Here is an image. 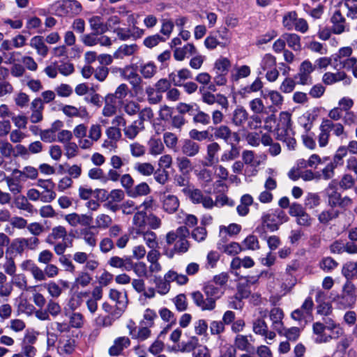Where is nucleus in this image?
Here are the masks:
<instances>
[{
	"label": "nucleus",
	"instance_id": "nucleus-4",
	"mask_svg": "<svg viewBox=\"0 0 357 357\" xmlns=\"http://www.w3.org/2000/svg\"><path fill=\"white\" fill-rule=\"evenodd\" d=\"M182 192L193 204H201L204 208L208 210L213 208L214 203L212 197L204 195L200 189L185 188L182 190Z\"/></svg>",
	"mask_w": 357,
	"mask_h": 357
},
{
	"label": "nucleus",
	"instance_id": "nucleus-16",
	"mask_svg": "<svg viewBox=\"0 0 357 357\" xmlns=\"http://www.w3.org/2000/svg\"><path fill=\"white\" fill-rule=\"evenodd\" d=\"M121 76L129 82L134 90H137L140 87L142 82L141 77L134 70H130L129 66L124 68H119Z\"/></svg>",
	"mask_w": 357,
	"mask_h": 357
},
{
	"label": "nucleus",
	"instance_id": "nucleus-17",
	"mask_svg": "<svg viewBox=\"0 0 357 357\" xmlns=\"http://www.w3.org/2000/svg\"><path fill=\"white\" fill-rule=\"evenodd\" d=\"M161 202L163 210L169 214L175 213L180 206L178 197L174 195L164 193Z\"/></svg>",
	"mask_w": 357,
	"mask_h": 357
},
{
	"label": "nucleus",
	"instance_id": "nucleus-33",
	"mask_svg": "<svg viewBox=\"0 0 357 357\" xmlns=\"http://www.w3.org/2000/svg\"><path fill=\"white\" fill-rule=\"evenodd\" d=\"M204 292L206 294L207 298H211L215 301L219 299L223 294L224 291L220 287H217L212 282H208L204 287Z\"/></svg>",
	"mask_w": 357,
	"mask_h": 357
},
{
	"label": "nucleus",
	"instance_id": "nucleus-10",
	"mask_svg": "<svg viewBox=\"0 0 357 357\" xmlns=\"http://www.w3.org/2000/svg\"><path fill=\"white\" fill-rule=\"evenodd\" d=\"M328 205L332 207H340L346 208L352 204V200L349 197H342L340 193L337 190H333L331 192L328 194Z\"/></svg>",
	"mask_w": 357,
	"mask_h": 357
},
{
	"label": "nucleus",
	"instance_id": "nucleus-39",
	"mask_svg": "<svg viewBox=\"0 0 357 357\" xmlns=\"http://www.w3.org/2000/svg\"><path fill=\"white\" fill-rule=\"evenodd\" d=\"M151 192V188L146 182H142L133 187L132 191L129 192V197H138L146 196Z\"/></svg>",
	"mask_w": 357,
	"mask_h": 357
},
{
	"label": "nucleus",
	"instance_id": "nucleus-49",
	"mask_svg": "<svg viewBox=\"0 0 357 357\" xmlns=\"http://www.w3.org/2000/svg\"><path fill=\"white\" fill-rule=\"evenodd\" d=\"M300 329L297 327H291L290 328H285L284 326L282 330L278 331V334L284 336L289 341L295 342L300 336Z\"/></svg>",
	"mask_w": 357,
	"mask_h": 357
},
{
	"label": "nucleus",
	"instance_id": "nucleus-19",
	"mask_svg": "<svg viewBox=\"0 0 357 357\" xmlns=\"http://www.w3.org/2000/svg\"><path fill=\"white\" fill-rule=\"evenodd\" d=\"M44 105L40 98L34 99L31 103V114L29 117L33 123L40 122L43 119V111Z\"/></svg>",
	"mask_w": 357,
	"mask_h": 357
},
{
	"label": "nucleus",
	"instance_id": "nucleus-54",
	"mask_svg": "<svg viewBox=\"0 0 357 357\" xmlns=\"http://www.w3.org/2000/svg\"><path fill=\"white\" fill-rule=\"evenodd\" d=\"M297 13L296 11H290L285 13L282 19V25L287 30H292L297 20Z\"/></svg>",
	"mask_w": 357,
	"mask_h": 357
},
{
	"label": "nucleus",
	"instance_id": "nucleus-36",
	"mask_svg": "<svg viewBox=\"0 0 357 357\" xmlns=\"http://www.w3.org/2000/svg\"><path fill=\"white\" fill-rule=\"evenodd\" d=\"M340 4L346 8V16L349 19H357V0H342Z\"/></svg>",
	"mask_w": 357,
	"mask_h": 357
},
{
	"label": "nucleus",
	"instance_id": "nucleus-57",
	"mask_svg": "<svg viewBox=\"0 0 357 357\" xmlns=\"http://www.w3.org/2000/svg\"><path fill=\"white\" fill-rule=\"evenodd\" d=\"M143 239L146 245L151 249H155L158 246L156 234L151 231L146 230L143 234Z\"/></svg>",
	"mask_w": 357,
	"mask_h": 357
},
{
	"label": "nucleus",
	"instance_id": "nucleus-35",
	"mask_svg": "<svg viewBox=\"0 0 357 357\" xmlns=\"http://www.w3.org/2000/svg\"><path fill=\"white\" fill-rule=\"evenodd\" d=\"M149 153L151 155H158L163 153L165 146L160 139L151 137L148 142Z\"/></svg>",
	"mask_w": 357,
	"mask_h": 357
},
{
	"label": "nucleus",
	"instance_id": "nucleus-24",
	"mask_svg": "<svg viewBox=\"0 0 357 357\" xmlns=\"http://www.w3.org/2000/svg\"><path fill=\"white\" fill-rule=\"evenodd\" d=\"M145 129V126L142 125L137 120L133 121L130 125L126 126L123 128L125 137L129 139H134L139 133Z\"/></svg>",
	"mask_w": 357,
	"mask_h": 357
},
{
	"label": "nucleus",
	"instance_id": "nucleus-52",
	"mask_svg": "<svg viewBox=\"0 0 357 357\" xmlns=\"http://www.w3.org/2000/svg\"><path fill=\"white\" fill-rule=\"evenodd\" d=\"M339 212L336 210H325L319 214L318 220L320 223L326 225L333 219L337 218Z\"/></svg>",
	"mask_w": 357,
	"mask_h": 357
},
{
	"label": "nucleus",
	"instance_id": "nucleus-42",
	"mask_svg": "<svg viewBox=\"0 0 357 357\" xmlns=\"http://www.w3.org/2000/svg\"><path fill=\"white\" fill-rule=\"evenodd\" d=\"M214 137L218 139H222L225 142H228L232 135L231 129L225 125L215 127L214 129Z\"/></svg>",
	"mask_w": 357,
	"mask_h": 357
},
{
	"label": "nucleus",
	"instance_id": "nucleus-26",
	"mask_svg": "<svg viewBox=\"0 0 357 357\" xmlns=\"http://www.w3.org/2000/svg\"><path fill=\"white\" fill-rule=\"evenodd\" d=\"M13 203L15 206L21 211H24L29 213H33L34 206L31 204L28 198L21 194L13 196Z\"/></svg>",
	"mask_w": 357,
	"mask_h": 357
},
{
	"label": "nucleus",
	"instance_id": "nucleus-2",
	"mask_svg": "<svg viewBox=\"0 0 357 357\" xmlns=\"http://www.w3.org/2000/svg\"><path fill=\"white\" fill-rule=\"evenodd\" d=\"M312 331L317 335L316 338L317 343H326L331 340H337L344 333V330L340 325L331 318L324 319L323 322H314L312 325Z\"/></svg>",
	"mask_w": 357,
	"mask_h": 357
},
{
	"label": "nucleus",
	"instance_id": "nucleus-20",
	"mask_svg": "<svg viewBox=\"0 0 357 357\" xmlns=\"http://www.w3.org/2000/svg\"><path fill=\"white\" fill-rule=\"evenodd\" d=\"M29 45L36 50V53L45 58L47 56L49 52V47L45 44L44 38L41 36H33L30 40Z\"/></svg>",
	"mask_w": 357,
	"mask_h": 357
},
{
	"label": "nucleus",
	"instance_id": "nucleus-23",
	"mask_svg": "<svg viewBox=\"0 0 357 357\" xmlns=\"http://www.w3.org/2000/svg\"><path fill=\"white\" fill-rule=\"evenodd\" d=\"M270 319L272 321V327L277 332L282 330L284 326L282 319L284 318V312L279 307H273L269 313Z\"/></svg>",
	"mask_w": 357,
	"mask_h": 357
},
{
	"label": "nucleus",
	"instance_id": "nucleus-15",
	"mask_svg": "<svg viewBox=\"0 0 357 357\" xmlns=\"http://www.w3.org/2000/svg\"><path fill=\"white\" fill-rule=\"evenodd\" d=\"M24 181L19 174H15L12 172L10 178L7 181L6 184L9 192L13 196H15L22 194L23 192L24 189Z\"/></svg>",
	"mask_w": 357,
	"mask_h": 357
},
{
	"label": "nucleus",
	"instance_id": "nucleus-51",
	"mask_svg": "<svg viewBox=\"0 0 357 357\" xmlns=\"http://www.w3.org/2000/svg\"><path fill=\"white\" fill-rule=\"evenodd\" d=\"M147 100L150 104H158L162 100V95L158 93L155 86H148L145 90Z\"/></svg>",
	"mask_w": 357,
	"mask_h": 357
},
{
	"label": "nucleus",
	"instance_id": "nucleus-29",
	"mask_svg": "<svg viewBox=\"0 0 357 357\" xmlns=\"http://www.w3.org/2000/svg\"><path fill=\"white\" fill-rule=\"evenodd\" d=\"M80 236L85 244L93 249L98 243L97 234L91 230V228L85 227L80 230Z\"/></svg>",
	"mask_w": 357,
	"mask_h": 357
},
{
	"label": "nucleus",
	"instance_id": "nucleus-38",
	"mask_svg": "<svg viewBox=\"0 0 357 357\" xmlns=\"http://www.w3.org/2000/svg\"><path fill=\"white\" fill-rule=\"evenodd\" d=\"M13 173L15 174H19L24 182L26 181V178L33 180L38 176V170L35 167L31 166L25 167L23 170L14 169L13 170Z\"/></svg>",
	"mask_w": 357,
	"mask_h": 357
},
{
	"label": "nucleus",
	"instance_id": "nucleus-6",
	"mask_svg": "<svg viewBox=\"0 0 357 357\" xmlns=\"http://www.w3.org/2000/svg\"><path fill=\"white\" fill-rule=\"evenodd\" d=\"M36 185L43 189V191L40 192L42 202L50 203L56 198V194L54 191L55 184L52 179H39Z\"/></svg>",
	"mask_w": 357,
	"mask_h": 357
},
{
	"label": "nucleus",
	"instance_id": "nucleus-63",
	"mask_svg": "<svg viewBox=\"0 0 357 357\" xmlns=\"http://www.w3.org/2000/svg\"><path fill=\"white\" fill-rule=\"evenodd\" d=\"M157 318L156 312L149 308L145 310L143 314V319L141 321L142 326L151 327L153 326L154 320Z\"/></svg>",
	"mask_w": 357,
	"mask_h": 357
},
{
	"label": "nucleus",
	"instance_id": "nucleus-5",
	"mask_svg": "<svg viewBox=\"0 0 357 357\" xmlns=\"http://www.w3.org/2000/svg\"><path fill=\"white\" fill-rule=\"evenodd\" d=\"M315 66L307 60L301 63L298 73L294 76V79L297 81V84L302 85L311 84L312 78L311 73L314 71Z\"/></svg>",
	"mask_w": 357,
	"mask_h": 357
},
{
	"label": "nucleus",
	"instance_id": "nucleus-27",
	"mask_svg": "<svg viewBox=\"0 0 357 357\" xmlns=\"http://www.w3.org/2000/svg\"><path fill=\"white\" fill-rule=\"evenodd\" d=\"M197 53V48L192 43H188L182 47H176L174 50V57L176 61H183L188 54L193 55Z\"/></svg>",
	"mask_w": 357,
	"mask_h": 357
},
{
	"label": "nucleus",
	"instance_id": "nucleus-21",
	"mask_svg": "<svg viewBox=\"0 0 357 357\" xmlns=\"http://www.w3.org/2000/svg\"><path fill=\"white\" fill-rule=\"evenodd\" d=\"M200 145L190 139H185L181 146V152L188 158H192L198 155L200 152Z\"/></svg>",
	"mask_w": 357,
	"mask_h": 357
},
{
	"label": "nucleus",
	"instance_id": "nucleus-3",
	"mask_svg": "<svg viewBox=\"0 0 357 357\" xmlns=\"http://www.w3.org/2000/svg\"><path fill=\"white\" fill-rule=\"evenodd\" d=\"M276 139L284 142L289 149H294L296 140L294 138V132L291 129V114L287 112L280 114L279 121L275 128Z\"/></svg>",
	"mask_w": 357,
	"mask_h": 357
},
{
	"label": "nucleus",
	"instance_id": "nucleus-41",
	"mask_svg": "<svg viewBox=\"0 0 357 357\" xmlns=\"http://www.w3.org/2000/svg\"><path fill=\"white\" fill-rule=\"evenodd\" d=\"M133 169L138 174L144 176L152 175L155 171L154 166L150 162H137L134 165Z\"/></svg>",
	"mask_w": 357,
	"mask_h": 357
},
{
	"label": "nucleus",
	"instance_id": "nucleus-59",
	"mask_svg": "<svg viewBox=\"0 0 357 357\" xmlns=\"http://www.w3.org/2000/svg\"><path fill=\"white\" fill-rule=\"evenodd\" d=\"M267 328L268 326L262 318H257L252 322V331L257 335H265Z\"/></svg>",
	"mask_w": 357,
	"mask_h": 357
},
{
	"label": "nucleus",
	"instance_id": "nucleus-47",
	"mask_svg": "<svg viewBox=\"0 0 357 357\" xmlns=\"http://www.w3.org/2000/svg\"><path fill=\"white\" fill-rule=\"evenodd\" d=\"M123 110L128 116H135L139 112L140 105L135 100H126L122 102Z\"/></svg>",
	"mask_w": 357,
	"mask_h": 357
},
{
	"label": "nucleus",
	"instance_id": "nucleus-31",
	"mask_svg": "<svg viewBox=\"0 0 357 357\" xmlns=\"http://www.w3.org/2000/svg\"><path fill=\"white\" fill-rule=\"evenodd\" d=\"M248 121V113L242 107L236 108L232 114L231 122L236 126H243Z\"/></svg>",
	"mask_w": 357,
	"mask_h": 357
},
{
	"label": "nucleus",
	"instance_id": "nucleus-32",
	"mask_svg": "<svg viewBox=\"0 0 357 357\" xmlns=\"http://www.w3.org/2000/svg\"><path fill=\"white\" fill-rule=\"evenodd\" d=\"M164 280L171 282H175L178 285H184L188 283L189 279L187 275L184 274L178 273L174 270H169L164 275Z\"/></svg>",
	"mask_w": 357,
	"mask_h": 357
},
{
	"label": "nucleus",
	"instance_id": "nucleus-46",
	"mask_svg": "<svg viewBox=\"0 0 357 357\" xmlns=\"http://www.w3.org/2000/svg\"><path fill=\"white\" fill-rule=\"evenodd\" d=\"M139 71L145 79H151L156 74L157 67L154 63L148 62L141 64Z\"/></svg>",
	"mask_w": 357,
	"mask_h": 357
},
{
	"label": "nucleus",
	"instance_id": "nucleus-12",
	"mask_svg": "<svg viewBox=\"0 0 357 357\" xmlns=\"http://www.w3.org/2000/svg\"><path fill=\"white\" fill-rule=\"evenodd\" d=\"M326 129L329 132L340 139L341 141L346 140L348 138V133L345 130L344 124L339 122H331V120L322 119Z\"/></svg>",
	"mask_w": 357,
	"mask_h": 357
},
{
	"label": "nucleus",
	"instance_id": "nucleus-64",
	"mask_svg": "<svg viewBox=\"0 0 357 357\" xmlns=\"http://www.w3.org/2000/svg\"><path fill=\"white\" fill-rule=\"evenodd\" d=\"M245 249L250 250H257L260 248L257 237L254 235L248 236L242 242Z\"/></svg>",
	"mask_w": 357,
	"mask_h": 357
},
{
	"label": "nucleus",
	"instance_id": "nucleus-8",
	"mask_svg": "<svg viewBox=\"0 0 357 357\" xmlns=\"http://www.w3.org/2000/svg\"><path fill=\"white\" fill-rule=\"evenodd\" d=\"M109 298L114 302H115L116 308L119 312V316H121L126 309L128 304V297L126 292H122L116 289H110L108 294Z\"/></svg>",
	"mask_w": 357,
	"mask_h": 357
},
{
	"label": "nucleus",
	"instance_id": "nucleus-55",
	"mask_svg": "<svg viewBox=\"0 0 357 357\" xmlns=\"http://www.w3.org/2000/svg\"><path fill=\"white\" fill-rule=\"evenodd\" d=\"M338 266V263L331 257H324L319 262V268L324 272H331Z\"/></svg>",
	"mask_w": 357,
	"mask_h": 357
},
{
	"label": "nucleus",
	"instance_id": "nucleus-58",
	"mask_svg": "<svg viewBox=\"0 0 357 357\" xmlns=\"http://www.w3.org/2000/svg\"><path fill=\"white\" fill-rule=\"evenodd\" d=\"M137 114H138V119L136 120L142 125H144L145 121H151L154 116L153 112L149 107H146L142 109L139 108V112Z\"/></svg>",
	"mask_w": 357,
	"mask_h": 357
},
{
	"label": "nucleus",
	"instance_id": "nucleus-56",
	"mask_svg": "<svg viewBox=\"0 0 357 357\" xmlns=\"http://www.w3.org/2000/svg\"><path fill=\"white\" fill-rule=\"evenodd\" d=\"M56 128H51L50 129L40 130L39 135L42 141L51 143L56 140Z\"/></svg>",
	"mask_w": 357,
	"mask_h": 357
},
{
	"label": "nucleus",
	"instance_id": "nucleus-48",
	"mask_svg": "<svg viewBox=\"0 0 357 357\" xmlns=\"http://www.w3.org/2000/svg\"><path fill=\"white\" fill-rule=\"evenodd\" d=\"M96 225L94 227L100 229H107L112 223V218L104 213L98 214L95 219Z\"/></svg>",
	"mask_w": 357,
	"mask_h": 357
},
{
	"label": "nucleus",
	"instance_id": "nucleus-43",
	"mask_svg": "<svg viewBox=\"0 0 357 357\" xmlns=\"http://www.w3.org/2000/svg\"><path fill=\"white\" fill-rule=\"evenodd\" d=\"M240 155L239 148L234 144H231L229 150L225 151L220 157V161L227 162L238 158Z\"/></svg>",
	"mask_w": 357,
	"mask_h": 357
},
{
	"label": "nucleus",
	"instance_id": "nucleus-28",
	"mask_svg": "<svg viewBox=\"0 0 357 357\" xmlns=\"http://www.w3.org/2000/svg\"><path fill=\"white\" fill-rule=\"evenodd\" d=\"M62 112L68 117H81L89 116V112L85 107L77 108L73 105H66L61 108Z\"/></svg>",
	"mask_w": 357,
	"mask_h": 357
},
{
	"label": "nucleus",
	"instance_id": "nucleus-53",
	"mask_svg": "<svg viewBox=\"0 0 357 357\" xmlns=\"http://www.w3.org/2000/svg\"><path fill=\"white\" fill-rule=\"evenodd\" d=\"M334 301L340 309H345L351 307L354 304L356 298H351L350 296L342 294L334 298Z\"/></svg>",
	"mask_w": 357,
	"mask_h": 357
},
{
	"label": "nucleus",
	"instance_id": "nucleus-1",
	"mask_svg": "<svg viewBox=\"0 0 357 357\" xmlns=\"http://www.w3.org/2000/svg\"><path fill=\"white\" fill-rule=\"evenodd\" d=\"M190 231L186 226H180L166 234L167 245H173L167 253L169 258H173L175 255H181L188 252L190 248V243L188 239Z\"/></svg>",
	"mask_w": 357,
	"mask_h": 357
},
{
	"label": "nucleus",
	"instance_id": "nucleus-37",
	"mask_svg": "<svg viewBox=\"0 0 357 357\" xmlns=\"http://www.w3.org/2000/svg\"><path fill=\"white\" fill-rule=\"evenodd\" d=\"M288 46L294 51H299L301 49V37L294 33H286L282 35Z\"/></svg>",
	"mask_w": 357,
	"mask_h": 357
},
{
	"label": "nucleus",
	"instance_id": "nucleus-11",
	"mask_svg": "<svg viewBox=\"0 0 357 357\" xmlns=\"http://www.w3.org/2000/svg\"><path fill=\"white\" fill-rule=\"evenodd\" d=\"M340 81H342L344 85L351 84V78L348 77L344 71L327 72L324 74L322 77V82L326 85H332Z\"/></svg>",
	"mask_w": 357,
	"mask_h": 357
},
{
	"label": "nucleus",
	"instance_id": "nucleus-9",
	"mask_svg": "<svg viewBox=\"0 0 357 357\" xmlns=\"http://www.w3.org/2000/svg\"><path fill=\"white\" fill-rule=\"evenodd\" d=\"M220 151V145L216 142H213L206 146V153L204 158L203 165L204 167H212L218 164L219 160L218 153Z\"/></svg>",
	"mask_w": 357,
	"mask_h": 357
},
{
	"label": "nucleus",
	"instance_id": "nucleus-61",
	"mask_svg": "<svg viewBox=\"0 0 357 357\" xmlns=\"http://www.w3.org/2000/svg\"><path fill=\"white\" fill-rule=\"evenodd\" d=\"M241 231V226L236 223L229 224L228 226H220V234H228L229 236H236Z\"/></svg>",
	"mask_w": 357,
	"mask_h": 357
},
{
	"label": "nucleus",
	"instance_id": "nucleus-40",
	"mask_svg": "<svg viewBox=\"0 0 357 357\" xmlns=\"http://www.w3.org/2000/svg\"><path fill=\"white\" fill-rule=\"evenodd\" d=\"M89 25L91 29L96 33H104L107 32L106 24L103 22L102 19L99 16H93L89 19Z\"/></svg>",
	"mask_w": 357,
	"mask_h": 357
},
{
	"label": "nucleus",
	"instance_id": "nucleus-14",
	"mask_svg": "<svg viewBox=\"0 0 357 357\" xmlns=\"http://www.w3.org/2000/svg\"><path fill=\"white\" fill-rule=\"evenodd\" d=\"M331 22L333 24L331 30L335 34H341L348 30L346 19L340 10L333 13Z\"/></svg>",
	"mask_w": 357,
	"mask_h": 357
},
{
	"label": "nucleus",
	"instance_id": "nucleus-44",
	"mask_svg": "<svg viewBox=\"0 0 357 357\" xmlns=\"http://www.w3.org/2000/svg\"><path fill=\"white\" fill-rule=\"evenodd\" d=\"M218 249L228 255H236L244 250V248L236 242H231L225 245L219 244Z\"/></svg>",
	"mask_w": 357,
	"mask_h": 357
},
{
	"label": "nucleus",
	"instance_id": "nucleus-50",
	"mask_svg": "<svg viewBox=\"0 0 357 357\" xmlns=\"http://www.w3.org/2000/svg\"><path fill=\"white\" fill-rule=\"evenodd\" d=\"M115 317L118 318L120 316H119V314H116V312H112V314H108L106 316L99 315L96 319V323L98 326L109 327L113 324L115 320Z\"/></svg>",
	"mask_w": 357,
	"mask_h": 357
},
{
	"label": "nucleus",
	"instance_id": "nucleus-34",
	"mask_svg": "<svg viewBox=\"0 0 357 357\" xmlns=\"http://www.w3.org/2000/svg\"><path fill=\"white\" fill-rule=\"evenodd\" d=\"M178 171L183 175H188L193 169V165L190 160L186 156H179L176 159Z\"/></svg>",
	"mask_w": 357,
	"mask_h": 357
},
{
	"label": "nucleus",
	"instance_id": "nucleus-60",
	"mask_svg": "<svg viewBox=\"0 0 357 357\" xmlns=\"http://www.w3.org/2000/svg\"><path fill=\"white\" fill-rule=\"evenodd\" d=\"M234 345L241 351H248L251 347L248 336L243 335H236L234 340Z\"/></svg>",
	"mask_w": 357,
	"mask_h": 357
},
{
	"label": "nucleus",
	"instance_id": "nucleus-18",
	"mask_svg": "<svg viewBox=\"0 0 357 357\" xmlns=\"http://www.w3.org/2000/svg\"><path fill=\"white\" fill-rule=\"evenodd\" d=\"M191 296L195 304L202 310H213L215 309L216 305L215 301L211 298H204L200 291L192 292Z\"/></svg>",
	"mask_w": 357,
	"mask_h": 357
},
{
	"label": "nucleus",
	"instance_id": "nucleus-45",
	"mask_svg": "<svg viewBox=\"0 0 357 357\" xmlns=\"http://www.w3.org/2000/svg\"><path fill=\"white\" fill-rule=\"evenodd\" d=\"M342 274L348 280L357 277V261L346 263L342 267Z\"/></svg>",
	"mask_w": 357,
	"mask_h": 357
},
{
	"label": "nucleus",
	"instance_id": "nucleus-22",
	"mask_svg": "<svg viewBox=\"0 0 357 357\" xmlns=\"http://www.w3.org/2000/svg\"><path fill=\"white\" fill-rule=\"evenodd\" d=\"M130 344V340L127 337H119L116 338L114 344L109 349V354L111 356H119L122 351L128 347Z\"/></svg>",
	"mask_w": 357,
	"mask_h": 357
},
{
	"label": "nucleus",
	"instance_id": "nucleus-62",
	"mask_svg": "<svg viewBox=\"0 0 357 357\" xmlns=\"http://www.w3.org/2000/svg\"><path fill=\"white\" fill-rule=\"evenodd\" d=\"M261 226L264 229H268L274 231L278 229V225L274 222V220L269 213H265L261 217Z\"/></svg>",
	"mask_w": 357,
	"mask_h": 357
},
{
	"label": "nucleus",
	"instance_id": "nucleus-7",
	"mask_svg": "<svg viewBox=\"0 0 357 357\" xmlns=\"http://www.w3.org/2000/svg\"><path fill=\"white\" fill-rule=\"evenodd\" d=\"M202 99L204 103L209 105L218 103L222 109L226 110L229 107L227 98L221 93L213 94L210 91H204L202 93Z\"/></svg>",
	"mask_w": 357,
	"mask_h": 357
},
{
	"label": "nucleus",
	"instance_id": "nucleus-25",
	"mask_svg": "<svg viewBox=\"0 0 357 357\" xmlns=\"http://www.w3.org/2000/svg\"><path fill=\"white\" fill-rule=\"evenodd\" d=\"M107 264L113 268H121L123 271L132 270L131 259L129 257L122 258L119 256H113L109 259Z\"/></svg>",
	"mask_w": 357,
	"mask_h": 357
},
{
	"label": "nucleus",
	"instance_id": "nucleus-30",
	"mask_svg": "<svg viewBox=\"0 0 357 357\" xmlns=\"http://www.w3.org/2000/svg\"><path fill=\"white\" fill-rule=\"evenodd\" d=\"M68 233L65 227L59 225L52 229L46 238V242L50 244L53 243V241L61 239L63 241L66 240Z\"/></svg>",
	"mask_w": 357,
	"mask_h": 357
},
{
	"label": "nucleus",
	"instance_id": "nucleus-13",
	"mask_svg": "<svg viewBox=\"0 0 357 357\" xmlns=\"http://www.w3.org/2000/svg\"><path fill=\"white\" fill-rule=\"evenodd\" d=\"M82 10V6L79 2L75 0L63 1L58 7L57 11L59 15H77Z\"/></svg>",
	"mask_w": 357,
	"mask_h": 357
}]
</instances>
